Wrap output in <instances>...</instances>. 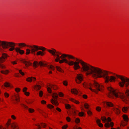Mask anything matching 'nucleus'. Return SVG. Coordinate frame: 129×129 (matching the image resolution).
Here are the masks:
<instances>
[{
  "label": "nucleus",
  "instance_id": "nucleus-1",
  "mask_svg": "<svg viewBox=\"0 0 129 129\" xmlns=\"http://www.w3.org/2000/svg\"><path fill=\"white\" fill-rule=\"evenodd\" d=\"M80 61V63L82 66V71L85 72L86 76H91L93 78L96 67L93 66L83 60Z\"/></svg>",
  "mask_w": 129,
  "mask_h": 129
},
{
  "label": "nucleus",
  "instance_id": "nucleus-2",
  "mask_svg": "<svg viewBox=\"0 0 129 129\" xmlns=\"http://www.w3.org/2000/svg\"><path fill=\"white\" fill-rule=\"evenodd\" d=\"M108 89L109 91V92L107 95V96L109 97L114 99V96H115L116 98H120L124 102L126 103H128V99L126 98L124 95L123 93L117 92L111 87H108Z\"/></svg>",
  "mask_w": 129,
  "mask_h": 129
},
{
  "label": "nucleus",
  "instance_id": "nucleus-3",
  "mask_svg": "<svg viewBox=\"0 0 129 129\" xmlns=\"http://www.w3.org/2000/svg\"><path fill=\"white\" fill-rule=\"evenodd\" d=\"M113 73L110 72L102 70L98 67H96L95 72L94 75V78L103 77L105 79V82L108 81L109 78V76Z\"/></svg>",
  "mask_w": 129,
  "mask_h": 129
},
{
  "label": "nucleus",
  "instance_id": "nucleus-4",
  "mask_svg": "<svg viewBox=\"0 0 129 129\" xmlns=\"http://www.w3.org/2000/svg\"><path fill=\"white\" fill-rule=\"evenodd\" d=\"M15 44V43L13 42L0 40V47L2 46L4 49L10 47L9 49V50L10 51H12L14 50Z\"/></svg>",
  "mask_w": 129,
  "mask_h": 129
},
{
  "label": "nucleus",
  "instance_id": "nucleus-5",
  "mask_svg": "<svg viewBox=\"0 0 129 129\" xmlns=\"http://www.w3.org/2000/svg\"><path fill=\"white\" fill-rule=\"evenodd\" d=\"M89 88L91 91L97 93L99 91H101L103 88V86L99 84L96 82H94L93 84H90Z\"/></svg>",
  "mask_w": 129,
  "mask_h": 129
},
{
  "label": "nucleus",
  "instance_id": "nucleus-6",
  "mask_svg": "<svg viewBox=\"0 0 129 129\" xmlns=\"http://www.w3.org/2000/svg\"><path fill=\"white\" fill-rule=\"evenodd\" d=\"M114 75L117 77V78H119L121 79L122 81L120 82L119 83V85L121 87L124 86V84L125 85V79L124 78V76L116 74H114Z\"/></svg>",
  "mask_w": 129,
  "mask_h": 129
},
{
  "label": "nucleus",
  "instance_id": "nucleus-7",
  "mask_svg": "<svg viewBox=\"0 0 129 129\" xmlns=\"http://www.w3.org/2000/svg\"><path fill=\"white\" fill-rule=\"evenodd\" d=\"M27 47L30 49L31 54L34 55H35L36 52L38 51V46L36 45H28Z\"/></svg>",
  "mask_w": 129,
  "mask_h": 129
},
{
  "label": "nucleus",
  "instance_id": "nucleus-8",
  "mask_svg": "<svg viewBox=\"0 0 129 129\" xmlns=\"http://www.w3.org/2000/svg\"><path fill=\"white\" fill-rule=\"evenodd\" d=\"M47 87V90L49 93H51L52 92V90L51 88L54 90H56L58 88L57 85L50 84H48Z\"/></svg>",
  "mask_w": 129,
  "mask_h": 129
},
{
  "label": "nucleus",
  "instance_id": "nucleus-9",
  "mask_svg": "<svg viewBox=\"0 0 129 129\" xmlns=\"http://www.w3.org/2000/svg\"><path fill=\"white\" fill-rule=\"evenodd\" d=\"M76 60L77 61H75L73 66V68L75 70H77L80 68H81L79 64V63H80V61H82V60L76 58Z\"/></svg>",
  "mask_w": 129,
  "mask_h": 129
},
{
  "label": "nucleus",
  "instance_id": "nucleus-10",
  "mask_svg": "<svg viewBox=\"0 0 129 129\" xmlns=\"http://www.w3.org/2000/svg\"><path fill=\"white\" fill-rule=\"evenodd\" d=\"M83 78L82 74H77L76 79V82L78 84L80 83L83 80Z\"/></svg>",
  "mask_w": 129,
  "mask_h": 129
},
{
  "label": "nucleus",
  "instance_id": "nucleus-11",
  "mask_svg": "<svg viewBox=\"0 0 129 129\" xmlns=\"http://www.w3.org/2000/svg\"><path fill=\"white\" fill-rule=\"evenodd\" d=\"M116 79V77L113 76H111L110 77L109 76V78L108 79V81L107 82H105L106 83H108L109 82H114L115 81Z\"/></svg>",
  "mask_w": 129,
  "mask_h": 129
},
{
  "label": "nucleus",
  "instance_id": "nucleus-12",
  "mask_svg": "<svg viewBox=\"0 0 129 129\" xmlns=\"http://www.w3.org/2000/svg\"><path fill=\"white\" fill-rule=\"evenodd\" d=\"M61 54V53L58 51L56 52V53L55 54V56H56V57L55 59V61L56 62H57L59 61L60 58L61 56H60V55Z\"/></svg>",
  "mask_w": 129,
  "mask_h": 129
},
{
  "label": "nucleus",
  "instance_id": "nucleus-13",
  "mask_svg": "<svg viewBox=\"0 0 129 129\" xmlns=\"http://www.w3.org/2000/svg\"><path fill=\"white\" fill-rule=\"evenodd\" d=\"M15 49L17 53H18L21 55H22L24 53V51L23 50H21L19 47H17L16 48H15L14 49Z\"/></svg>",
  "mask_w": 129,
  "mask_h": 129
},
{
  "label": "nucleus",
  "instance_id": "nucleus-14",
  "mask_svg": "<svg viewBox=\"0 0 129 129\" xmlns=\"http://www.w3.org/2000/svg\"><path fill=\"white\" fill-rule=\"evenodd\" d=\"M36 80V78L33 77H29L27 78L26 79V81H27L31 82L32 81L33 82H35Z\"/></svg>",
  "mask_w": 129,
  "mask_h": 129
},
{
  "label": "nucleus",
  "instance_id": "nucleus-15",
  "mask_svg": "<svg viewBox=\"0 0 129 129\" xmlns=\"http://www.w3.org/2000/svg\"><path fill=\"white\" fill-rule=\"evenodd\" d=\"M48 51L49 53L51 54L53 56H55L56 52L58 51L53 48H52L51 49L48 50Z\"/></svg>",
  "mask_w": 129,
  "mask_h": 129
},
{
  "label": "nucleus",
  "instance_id": "nucleus-16",
  "mask_svg": "<svg viewBox=\"0 0 129 129\" xmlns=\"http://www.w3.org/2000/svg\"><path fill=\"white\" fill-rule=\"evenodd\" d=\"M11 127L12 129H19L18 124L15 122L12 123L11 124Z\"/></svg>",
  "mask_w": 129,
  "mask_h": 129
},
{
  "label": "nucleus",
  "instance_id": "nucleus-17",
  "mask_svg": "<svg viewBox=\"0 0 129 129\" xmlns=\"http://www.w3.org/2000/svg\"><path fill=\"white\" fill-rule=\"evenodd\" d=\"M40 125H41V126L43 128H45L46 126V124L45 123H41L40 124L39 123H37L35 125L38 127V129H41Z\"/></svg>",
  "mask_w": 129,
  "mask_h": 129
},
{
  "label": "nucleus",
  "instance_id": "nucleus-18",
  "mask_svg": "<svg viewBox=\"0 0 129 129\" xmlns=\"http://www.w3.org/2000/svg\"><path fill=\"white\" fill-rule=\"evenodd\" d=\"M15 45H18V46L20 48H22L25 47H27V45L25 43H15Z\"/></svg>",
  "mask_w": 129,
  "mask_h": 129
},
{
  "label": "nucleus",
  "instance_id": "nucleus-19",
  "mask_svg": "<svg viewBox=\"0 0 129 129\" xmlns=\"http://www.w3.org/2000/svg\"><path fill=\"white\" fill-rule=\"evenodd\" d=\"M51 102L53 105L56 106H57L59 105V103L57 101L56 99H52L51 100Z\"/></svg>",
  "mask_w": 129,
  "mask_h": 129
},
{
  "label": "nucleus",
  "instance_id": "nucleus-20",
  "mask_svg": "<svg viewBox=\"0 0 129 129\" xmlns=\"http://www.w3.org/2000/svg\"><path fill=\"white\" fill-rule=\"evenodd\" d=\"M123 93L124 95L126 98L128 99V103H126L125 102H124L127 104H129V90L128 89H127L126 90L125 94L127 96H126L124 93Z\"/></svg>",
  "mask_w": 129,
  "mask_h": 129
},
{
  "label": "nucleus",
  "instance_id": "nucleus-21",
  "mask_svg": "<svg viewBox=\"0 0 129 129\" xmlns=\"http://www.w3.org/2000/svg\"><path fill=\"white\" fill-rule=\"evenodd\" d=\"M125 79V86L126 87H129V78L126 77H124Z\"/></svg>",
  "mask_w": 129,
  "mask_h": 129
},
{
  "label": "nucleus",
  "instance_id": "nucleus-22",
  "mask_svg": "<svg viewBox=\"0 0 129 129\" xmlns=\"http://www.w3.org/2000/svg\"><path fill=\"white\" fill-rule=\"evenodd\" d=\"M104 103H105L107 106L109 107H113L114 106L112 102H105Z\"/></svg>",
  "mask_w": 129,
  "mask_h": 129
},
{
  "label": "nucleus",
  "instance_id": "nucleus-23",
  "mask_svg": "<svg viewBox=\"0 0 129 129\" xmlns=\"http://www.w3.org/2000/svg\"><path fill=\"white\" fill-rule=\"evenodd\" d=\"M75 62V61H73L71 60L68 61L67 59V62H66V63L68 64L70 66H72L74 65Z\"/></svg>",
  "mask_w": 129,
  "mask_h": 129
},
{
  "label": "nucleus",
  "instance_id": "nucleus-24",
  "mask_svg": "<svg viewBox=\"0 0 129 129\" xmlns=\"http://www.w3.org/2000/svg\"><path fill=\"white\" fill-rule=\"evenodd\" d=\"M23 63L24 64L26 67H28L31 65V63L29 61H27L24 60L23 61Z\"/></svg>",
  "mask_w": 129,
  "mask_h": 129
},
{
  "label": "nucleus",
  "instance_id": "nucleus-25",
  "mask_svg": "<svg viewBox=\"0 0 129 129\" xmlns=\"http://www.w3.org/2000/svg\"><path fill=\"white\" fill-rule=\"evenodd\" d=\"M71 93L77 95L78 94V91L77 89L75 88L72 89L71 90Z\"/></svg>",
  "mask_w": 129,
  "mask_h": 129
},
{
  "label": "nucleus",
  "instance_id": "nucleus-26",
  "mask_svg": "<svg viewBox=\"0 0 129 129\" xmlns=\"http://www.w3.org/2000/svg\"><path fill=\"white\" fill-rule=\"evenodd\" d=\"M41 88V86L39 85H36L34 86V89L36 91L39 90Z\"/></svg>",
  "mask_w": 129,
  "mask_h": 129
},
{
  "label": "nucleus",
  "instance_id": "nucleus-27",
  "mask_svg": "<svg viewBox=\"0 0 129 129\" xmlns=\"http://www.w3.org/2000/svg\"><path fill=\"white\" fill-rule=\"evenodd\" d=\"M113 110L116 114L118 115L120 114V111L118 109L116 108H113Z\"/></svg>",
  "mask_w": 129,
  "mask_h": 129
},
{
  "label": "nucleus",
  "instance_id": "nucleus-28",
  "mask_svg": "<svg viewBox=\"0 0 129 129\" xmlns=\"http://www.w3.org/2000/svg\"><path fill=\"white\" fill-rule=\"evenodd\" d=\"M15 100L17 103H18L20 102V98L18 94H16L15 95Z\"/></svg>",
  "mask_w": 129,
  "mask_h": 129
},
{
  "label": "nucleus",
  "instance_id": "nucleus-29",
  "mask_svg": "<svg viewBox=\"0 0 129 129\" xmlns=\"http://www.w3.org/2000/svg\"><path fill=\"white\" fill-rule=\"evenodd\" d=\"M67 58L69 59H75L76 60V58L72 55L68 54Z\"/></svg>",
  "mask_w": 129,
  "mask_h": 129
},
{
  "label": "nucleus",
  "instance_id": "nucleus-30",
  "mask_svg": "<svg viewBox=\"0 0 129 129\" xmlns=\"http://www.w3.org/2000/svg\"><path fill=\"white\" fill-rule=\"evenodd\" d=\"M122 117L124 120L125 121H128V116L125 114L122 115Z\"/></svg>",
  "mask_w": 129,
  "mask_h": 129
},
{
  "label": "nucleus",
  "instance_id": "nucleus-31",
  "mask_svg": "<svg viewBox=\"0 0 129 129\" xmlns=\"http://www.w3.org/2000/svg\"><path fill=\"white\" fill-rule=\"evenodd\" d=\"M4 86L6 88L11 87V85L10 83L8 82H5L4 84Z\"/></svg>",
  "mask_w": 129,
  "mask_h": 129
},
{
  "label": "nucleus",
  "instance_id": "nucleus-32",
  "mask_svg": "<svg viewBox=\"0 0 129 129\" xmlns=\"http://www.w3.org/2000/svg\"><path fill=\"white\" fill-rule=\"evenodd\" d=\"M0 72L2 74L7 75L9 73V71L8 70H6L5 71L2 70Z\"/></svg>",
  "mask_w": 129,
  "mask_h": 129
},
{
  "label": "nucleus",
  "instance_id": "nucleus-33",
  "mask_svg": "<svg viewBox=\"0 0 129 129\" xmlns=\"http://www.w3.org/2000/svg\"><path fill=\"white\" fill-rule=\"evenodd\" d=\"M30 49L27 48L26 49V52L25 53V54L26 55H27L29 54L30 53L31 54V51Z\"/></svg>",
  "mask_w": 129,
  "mask_h": 129
},
{
  "label": "nucleus",
  "instance_id": "nucleus-34",
  "mask_svg": "<svg viewBox=\"0 0 129 129\" xmlns=\"http://www.w3.org/2000/svg\"><path fill=\"white\" fill-rule=\"evenodd\" d=\"M8 56V55L7 54L4 53L2 54L1 57L6 60Z\"/></svg>",
  "mask_w": 129,
  "mask_h": 129
},
{
  "label": "nucleus",
  "instance_id": "nucleus-35",
  "mask_svg": "<svg viewBox=\"0 0 129 129\" xmlns=\"http://www.w3.org/2000/svg\"><path fill=\"white\" fill-rule=\"evenodd\" d=\"M36 54L37 56L41 55V56H43L44 55L45 53L41 51H39Z\"/></svg>",
  "mask_w": 129,
  "mask_h": 129
},
{
  "label": "nucleus",
  "instance_id": "nucleus-36",
  "mask_svg": "<svg viewBox=\"0 0 129 129\" xmlns=\"http://www.w3.org/2000/svg\"><path fill=\"white\" fill-rule=\"evenodd\" d=\"M38 50H41L42 51H44L46 50V48L42 46H38Z\"/></svg>",
  "mask_w": 129,
  "mask_h": 129
},
{
  "label": "nucleus",
  "instance_id": "nucleus-37",
  "mask_svg": "<svg viewBox=\"0 0 129 129\" xmlns=\"http://www.w3.org/2000/svg\"><path fill=\"white\" fill-rule=\"evenodd\" d=\"M70 100L72 102H74V103H76V104H79V102L78 101L76 100L75 99H73V98H71L70 99Z\"/></svg>",
  "mask_w": 129,
  "mask_h": 129
},
{
  "label": "nucleus",
  "instance_id": "nucleus-38",
  "mask_svg": "<svg viewBox=\"0 0 129 129\" xmlns=\"http://www.w3.org/2000/svg\"><path fill=\"white\" fill-rule=\"evenodd\" d=\"M56 68L57 70L58 71L60 72L61 73H63L64 72L63 71L62 69L60 67H59L58 66H56Z\"/></svg>",
  "mask_w": 129,
  "mask_h": 129
},
{
  "label": "nucleus",
  "instance_id": "nucleus-39",
  "mask_svg": "<svg viewBox=\"0 0 129 129\" xmlns=\"http://www.w3.org/2000/svg\"><path fill=\"white\" fill-rule=\"evenodd\" d=\"M128 108V107H124L122 108V110L123 112L126 113L127 112Z\"/></svg>",
  "mask_w": 129,
  "mask_h": 129
},
{
  "label": "nucleus",
  "instance_id": "nucleus-40",
  "mask_svg": "<svg viewBox=\"0 0 129 129\" xmlns=\"http://www.w3.org/2000/svg\"><path fill=\"white\" fill-rule=\"evenodd\" d=\"M67 59L66 58H64L62 60H60L59 61V63H62L64 62H65L66 63V62H67Z\"/></svg>",
  "mask_w": 129,
  "mask_h": 129
},
{
  "label": "nucleus",
  "instance_id": "nucleus-41",
  "mask_svg": "<svg viewBox=\"0 0 129 129\" xmlns=\"http://www.w3.org/2000/svg\"><path fill=\"white\" fill-rule=\"evenodd\" d=\"M48 68L52 70H55L54 67L52 65H49L48 66Z\"/></svg>",
  "mask_w": 129,
  "mask_h": 129
},
{
  "label": "nucleus",
  "instance_id": "nucleus-42",
  "mask_svg": "<svg viewBox=\"0 0 129 129\" xmlns=\"http://www.w3.org/2000/svg\"><path fill=\"white\" fill-rule=\"evenodd\" d=\"M68 54H62L60 58L61 59L65 58L66 57H68Z\"/></svg>",
  "mask_w": 129,
  "mask_h": 129
},
{
  "label": "nucleus",
  "instance_id": "nucleus-43",
  "mask_svg": "<svg viewBox=\"0 0 129 129\" xmlns=\"http://www.w3.org/2000/svg\"><path fill=\"white\" fill-rule=\"evenodd\" d=\"M58 95L56 93H54L52 95V97L53 98V99H56L58 98Z\"/></svg>",
  "mask_w": 129,
  "mask_h": 129
},
{
  "label": "nucleus",
  "instance_id": "nucleus-44",
  "mask_svg": "<svg viewBox=\"0 0 129 129\" xmlns=\"http://www.w3.org/2000/svg\"><path fill=\"white\" fill-rule=\"evenodd\" d=\"M38 65V62L36 61H35L33 63V67L35 68H36L37 67Z\"/></svg>",
  "mask_w": 129,
  "mask_h": 129
},
{
  "label": "nucleus",
  "instance_id": "nucleus-45",
  "mask_svg": "<svg viewBox=\"0 0 129 129\" xmlns=\"http://www.w3.org/2000/svg\"><path fill=\"white\" fill-rule=\"evenodd\" d=\"M96 110L98 112H100L101 110V108L100 106H97L95 108Z\"/></svg>",
  "mask_w": 129,
  "mask_h": 129
},
{
  "label": "nucleus",
  "instance_id": "nucleus-46",
  "mask_svg": "<svg viewBox=\"0 0 129 129\" xmlns=\"http://www.w3.org/2000/svg\"><path fill=\"white\" fill-rule=\"evenodd\" d=\"M34 102V101L32 100H28L27 102V103L29 104H32Z\"/></svg>",
  "mask_w": 129,
  "mask_h": 129
},
{
  "label": "nucleus",
  "instance_id": "nucleus-47",
  "mask_svg": "<svg viewBox=\"0 0 129 129\" xmlns=\"http://www.w3.org/2000/svg\"><path fill=\"white\" fill-rule=\"evenodd\" d=\"M47 107L50 109H52L54 108V106L51 104H48L47 105Z\"/></svg>",
  "mask_w": 129,
  "mask_h": 129
},
{
  "label": "nucleus",
  "instance_id": "nucleus-48",
  "mask_svg": "<svg viewBox=\"0 0 129 129\" xmlns=\"http://www.w3.org/2000/svg\"><path fill=\"white\" fill-rule=\"evenodd\" d=\"M29 112L30 113H32L35 112V110L32 108H29L28 109Z\"/></svg>",
  "mask_w": 129,
  "mask_h": 129
},
{
  "label": "nucleus",
  "instance_id": "nucleus-49",
  "mask_svg": "<svg viewBox=\"0 0 129 129\" xmlns=\"http://www.w3.org/2000/svg\"><path fill=\"white\" fill-rule=\"evenodd\" d=\"M0 68H1L2 69H4L6 68V67L4 65L1 64L0 63Z\"/></svg>",
  "mask_w": 129,
  "mask_h": 129
},
{
  "label": "nucleus",
  "instance_id": "nucleus-50",
  "mask_svg": "<svg viewBox=\"0 0 129 129\" xmlns=\"http://www.w3.org/2000/svg\"><path fill=\"white\" fill-rule=\"evenodd\" d=\"M65 106L66 108L67 109L71 108V107L70 105L68 104H66L65 105Z\"/></svg>",
  "mask_w": 129,
  "mask_h": 129
},
{
  "label": "nucleus",
  "instance_id": "nucleus-51",
  "mask_svg": "<svg viewBox=\"0 0 129 129\" xmlns=\"http://www.w3.org/2000/svg\"><path fill=\"white\" fill-rule=\"evenodd\" d=\"M87 113L88 115L89 116H90L92 115V112L90 110H88L87 111Z\"/></svg>",
  "mask_w": 129,
  "mask_h": 129
},
{
  "label": "nucleus",
  "instance_id": "nucleus-52",
  "mask_svg": "<svg viewBox=\"0 0 129 129\" xmlns=\"http://www.w3.org/2000/svg\"><path fill=\"white\" fill-rule=\"evenodd\" d=\"M21 105L22 107H24L25 109H28V107L26 105L23 104H21Z\"/></svg>",
  "mask_w": 129,
  "mask_h": 129
},
{
  "label": "nucleus",
  "instance_id": "nucleus-53",
  "mask_svg": "<svg viewBox=\"0 0 129 129\" xmlns=\"http://www.w3.org/2000/svg\"><path fill=\"white\" fill-rule=\"evenodd\" d=\"M5 60L2 57H0V63H2L5 61Z\"/></svg>",
  "mask_w": 129,
  "mask_h": 129
},
{
  "label": "nucleus",
  "instance_id": "nucleus-54",
  "mask_svg": "<svg viewBox=\"0 0 129 129\" xmlns=\"http://www.w3.org/2000/svg\"><path fill=\"white\" fill-rule=\"evenodd\" d=\"M84 107L85 109H88L89 108V105L87 103H85L84 105Z\"/></svg>",
  "mask_w": 129,
  "mask_h": 129
},
{
  "label": "nucleus",
  "instance_id": "nucleus-55",
  "mask_svg": "<svg viewBox=\"0 0 129 129\" xmlns=\"http://www.w3.org/2000/svg\"><path fill=\"white\" fill-rule=\"evenodd\" d=\"M75 122L76 123H78L80 122V119L78 118H76L75 120Z\"/></svg>",
  "mask_w": 129,
  "mask_h": 129
},
{
  "label": "nucleus",
  "instance_id": "nucleus-56",
  "mask_svg": "<svg viewBox=\"0 0 129 129\" xmlns=\"http://www.w3.org/2000/svg\"><path fill=\"white\" fill-rule=\"evenodd\" d=\"M101 119L104 122H105L107 120L105 116L102 117Z\"/></svg>",
  "mask_w": 129,
  "mask_h": 129
},
{
  "label": "nucleus",
  "instance_id": "nucleus-57",
  "mask_svg": "<svg viewBox=\"0 0 129 129\" xmlns=\"http://www.w3.org/2000/svg\"><path fill=\"white\" fill-rule=\"evenodd\" d=\"M4 95L6 98H8L9 96V93L7 92H5L4 93Z\"/></svg>",
  "mask_w": 129,
  "mask_h": 129
},
{
  "label": "nucleus",
  "instance_id": "nucleus-58",
  "mask_svg": "<svg viewBox=\"0 0 129 129\" xmlns=\"http://www.w3.org/2000/svg\"><path fill=\"white\" fill-rule=\"evenodd\" d=\"M84 113L83 112H81L79 113L78 115L79 116L82 117L84 115Z\"/></svg>",
  "mask_w": 129,
  "mask_h": 129
},
{
  "label": "nucleus",
  "instance_id": "nucleus-59",
  "mask_svg": "<svg viewBox=\"0 0 129 129\" xmlns=\"http://www.w3.org/2000/svg\"><path fill=\"white\" fill-rule=\"evenodd\" d=\"M20 89L19 88H16L15 89V90L17 93L19 92L20 90Z\"/></svg>",
  "mask_w": 129,
  "mask_h": 129
},
{
  "label": "nucleus",
  "instance_id": "nucleus-60",
  "mask_svg": "<svg viewBox=\"0 0 129 129\" xmlns=\"http://www.w3.org/2000/svg\"><path fill=\"white\" fill-rule=\"evenodd\" d=\"M58 95L59 96L61 97H63L64 95L63 94L62 92H59Z\"/></svg>",
  "mask_w": 129,
  "mask_h": 129
},
{
  "label": "nucleus",
  "instance_id": "nucleus-61",
  "mask_svg": "<svg viewBox=\"0 0 129 129\" xmlns=\"http://www.w3.org/2000/svg\"><path fill=\"white\" fill-rule=\"evenodd\" d=\"M63 84L65 86H67L68 85V83L67 81H63Z\"/></svg>",
  "mask_w": 129,
  "mask_h": 129
},
{
  "label": "nucleus",
  "instance_id": "nucleus-62",
  "mask_svg": "<svg viewBox=\"0 0 129 129\" xmlns=\"http://www.w3.org/2000/svg\"><path fill=\"white\" fill-rule=\"evenodd\" d=\"M43 95V92L42 91L40 90L39 92V96L40 97H42Z\"/></svg>",
  "mask_w": 129,
  "mask_h": 129
},
{
  "label": "nucleus",
  "instance_id": "nucleus-63",
  "mask_svg": "<svg viewBox=\"0 0 129 129\" xmlns=\"http://www.w3.org/2000/svg\"><path fill=\"white\" fill-rule=\"evenodd\" d=\"M19 73L22 76H24V73L22 72L21 70H19Z\"/></svg>",
  "mask_w": 129,
  "mask_h": 129
},
{
  "label": "nucleus",
  "instance_id": "nucleus-64",
  "mask_svg": "<svg viewBox=\"0 0 129 129\" xmlns=\"http://www.w3.org/2000/svg\"><path fill=\"white\" fill-rule=\"evenodd\" d=\"M68 127V125L67 124H66L63 126H62V128L63 129H66Z\"/></svg>",
  "mask_w": 129,
  "mask_h": 129
}]
</instances>
